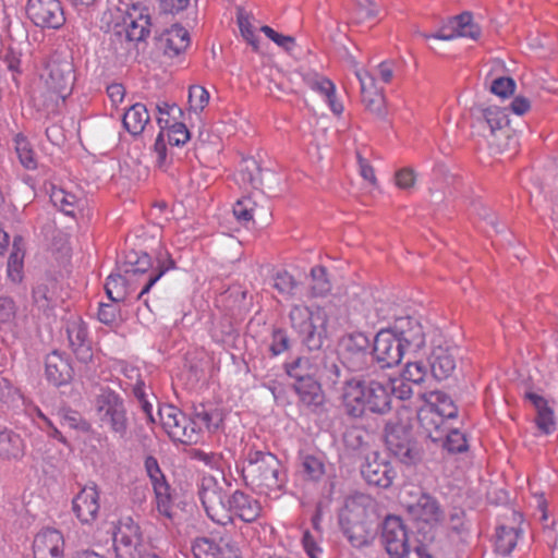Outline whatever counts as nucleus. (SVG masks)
<instances>
[{
    "label": "nucleus",
    "mask_w": 558,
    "mask_h": 558,
    "mask_svg": "<svg viewBox=\"0 0 558 558\" xmlns=\"http://www.w3.org/2000/svg\"><path fill=\"white\" fill-rule=\"evenodd\" d=\"M75 82L71 58L53 54L48 60L39 80L34 83L31 99L34 107L47 113L54 112L60 102L72 93Z\"/></svg>",
    "instance_id": "nucleus-1"
},
{
    "label": "nucleus",
    "mask_w": 558,
    "mask_h": 558,
    "mask_svg": "<svg viewBox=\"0 0 558 558\" xmlns=\"http://www.w3.org/2000/svg\"><path fill=\"white\" fill-rule=\"evenodd\" d=\"M242 473L245 483L260 494L279 497L283 492L286 475L281 462L270 452L251 450Z\"/></svg>",
    "instance_id": "nucleus-2"
},
{
    "label": "nucleus",
    "mask_w": 558,
    "mask_h": 558,
    "mask_svg": "<svg viewBox=\"0 0 558 558\" xmlns=\"http://www.w3.org/2000/svg\"><path fill=\"white\" fill-rule=\"evenodd\" d=\"M344 413L352 418H361L366 411L384 415L391 410V397L387 380L361 379L359 384L349 387Z\"/></svg>",
    "instance_id": "nucleus-3"
},
{
    "label": "nucleus",
    "mask_w": 558,
    "mask_h": 558,
    "mask_svg": "<svg viewBox=\"0 0 558 558\" xmlns=\"http://www.w3.org/2000/svg\"><path fill=\"white\" fill-rule=\"evenodd\" d=\"M366 502L368 498L364 495L348 497L339 512L341 532L355 548L368 546L374 538L373 522Z\"/></svg>",
    "instance_id": "nucleus-4"
},
{
    "label": "nucleus",
    "mask_w": 558,
    "mask_h": 558,
    "mask_svg": "<svg viewBox=\"0 0 558 558\" xmlns=\"http://www.w3.org/2000/svg\"><path fill=\"white\" fill-rule=\"evenodd\" d=\"M384 434L387 449L402 463L411 465L422 460L423 450L413 436L411 424L390 420Z\"/></svg>",
    "instance_id": "nucleus-5"
},
{
    "label": "nucleus",
    "mask_w": 558,
    "mask_h": 558,
    "mask_svg": "<svg viewBox=\"0 0 558 558\" xmlns=\"http://www.w3.org/2000/svg\"><path fill=\"white\" fill-rule=\"evenodd\" d=\"M96 411L102 427L125 438L130 421L123 398L111 389H104L96 398Z\"/></svg>",
    "instance_id": "nucleus-6"
},
{
    "label": "nucleus",
    "mask_w": 558,
    "mask_h": 558,
    "mask_svg": "<svg viewBox=\"0 0 558 558\" xmlns=\"http://www.w3.org/2000/svg\"><path fill=\"white\" fill-rule=\"evenodd\" d=\"M341 364L353 373L369 375L374 367V354L371 341L364 332L355 331L341 339Z\"/></svg>",
    "instance_id": "nucleus-7"
},
{
    "label": "nucleus",
    "mask_w": 558,
    "mask_h": 558,
    "mask_svg": "<svg viewBox=\"0 0 558 558\" xmlns=\"http://www.w3.org/2000/svg\"><path fill=\"white\" fill-rule=\"evenodd\" d=\"M116 558H146L149 555L140 525L130 517L118 522L113 532Z\"/></svg>",
    "instance_id": "nucleus-8"
},
{
    "label": "nucleus",
    "mask_w": 558,
    "mask_h": 558,
    "mask_svg": "<svg viewBox=\"0 0 558 558\" xmlns=\"http://www.w3.org/2000/svg\"><path fill=\"white\" fill-rule=\"evenodd\" d=\"M289 318L292 328L303 337L302 342L310 351H317L322 348L324 335L323 331L317 330L315 324L316 320L324 322L319 312L314 313L308 306L299 304L291 308Z\"/></svg>",
    "instance_id": "nucleus-9"
},
{
    "label": "nucleus",
    "mask_w": 558,
    "mask_h": 558,
    "mask_svg": "<svg viewBox=\"0 0 558 558\" xmlns=\"http://www.w3.org/2000/svg\"><path fill=\"white\" fill-rule=\"evenodd\" d=\"M198 496L207 515L219 524L230 522L228 496L213 476L203 477Z\"/></svg>",
    "instance_id": "nucleus-10"
},
{
    "label": "nucleus",
    "mask_w": 558,
    "mask_h": 558,
    "mask_svg": "<svg viewBox=\"0 0 558 558\" xmlns=\"http://www.w3.org/2000/svg\"><path fill=\"white\" fill-rule=\"evenodd\" d=\"M405 350L404 342L392 328L381 329L373 342L374 364L378 363L381 368L397 366L401 363Z\"/></svg>",
    "instance_id": "nucleus-11"
},
{
    "label": "nucleus",
    "mask_w": 558,
    "mask_h": 558,
    "mask_svg": "<svg viewBox=\"0 0 558 558\" xmlns=\"http://www.w3.org/2000/svg\"><path fill=\"white\" fill-rule=\"evenodd\" d=\"M381 541L390 558H405L410 553L408 530L400 517H386L381 526Z\"/></svg>",
    "instance_id": "nucleus-12"
},
{
    "label": "nucleus",
    "mask_w": 558,
    "mask_h": 558,
    "mask_svg": "<svg viewBox=\"0 0 558 558\" xmlns=\"http://www.w3.org/2000/svg\"><path fill=\"white\" fill-rule=\"evenodd\" d=\"M28 19L38 27L58 29L65 23L64 11L59 0H28Z\"/></svg>",
    "instance_id": "nucleus-13"
},
{
    "label": "nucleus",
    "mask_w": 558,
    "mask_h": 558,
    "mask_svg": "<svg viewBox=\"0 0 558 558\" xmlns=\"http://www.w3.org/2000/svg\"><path fill=\"white\" fill-rule=\"evenodd\" d=\"M361 474L368 485L388 488L396 477V471L390 461L377 451L366 457L361 468Z\"/></svg>",
    "instance_id": "nucleus-14"
},
{
    "label": "nucleus",
    "mask_w": 558,
    "mask_h": 558,
    "mask_svg": "<svg viewBox=\"0 0 558 558\" xmlns=\"http://www.w3.org/2000/svg\"><path fill=\"white\" fill-rule=\"evenodd\" d=\"M72 510L82 524H92L97 520L100 505L96 484L84 486L74 496Z\"/></svg>",
    "instance_id": "nucleus-15"
},
{
    "label": "nucleus",
    "mask_w": 558,
    "mask_h": 558,
    "mask_svg": "<svg viewBox=\"0 0 558 558\" xmlns=\"http://www.w3.org/2000/svg\"><path fill=\"white\" fill-rule=\"evenodd\" d=\"M144 468L147 476L151 482L159 512L169 515V507L171 501L170 485L168 484L157 459L151 454L146 456Z\"/></svg>",
    "instance_id": "nucleus-16"
},
{
    "label": "nucleus",
    "mask_w": 558,
    "mask_h": 558,
    "mask_svg": "<svg viewBox=\"0 0 558 558\" xmlns=\"http://www.w3.org/2000/svg\"><path fill=\"white\" fill-rule=\"evenodd\" d=\"M427 360L430 373L435 379H448L453 375L457 368V349L447 344L434 345Z\"/></svg>",
    "instance_id": "nucleus-17"
},
{
    "label": "nucleus",
    "mask_w": 558,
    "mask_h": 558,
    "mask_svg": "<svg viewBox=\"0 0 558 558\" xmlns=\"http://www.w3.org/2000/svg\"><path fill=\"white\" fill-rule=\"evenodd\" d=\"M45 376L54 387L70 384L74 369L69 356L58 350L50 352L45 359Z\"/></svg>",
    "instance_id": "nucleus-18"
},
{
    "label": "nucleus",
    "mask_w": 558,
    "mask_h": 558,
    "mask_svg": "<svg viewBox=\"0 0 558 558\" xmlns=\"http://www.w3.org/2000/svg\"><path fill=\"white\" fill-rule=\"evenodd\" d=\"M158 414L161 420V424L168 436L173 441H179L184 445L195 444V434L192 430L186 432L185 429H178L177 424L187 423L189 417L177 407L166 404L159 409Z\"/></svg>",
    "instance_id": "nucleus-19"
},
{
    "label": "nucleus",
    "mask_w": 558,
    "mask_h": 558,
    "mask_svg": "<svg viewBox=\"0 0 558 558\" xmlns=\"http://www.w3.org/2000/svg\"><path fill=\"white\" fill-rule=\"evenodd\" d=\"M400 340L404 342L407 350L418 351L426 343V331L422 324L414 317H397L393 327Z\"/></svg>",
    "instance_id": "nucleus-20"
},
{
    "label": "nucleus",
    "mask_w": 558,
    "mask_h": 558,
    "mask_svg": "<svg viewBox=\"0 0 558 558\" xmlns=\"http://www.w3.org/2000/svg\"><path fill=\"white\" fill-rule=\"evenodd\" d=\"M78 134L84 148L93 154H105L114 142V132L105 124L85 125Z\"/></svg>",
    "instance_id": "nucleus-21"
},
{
    "label": "nucleus",
    "mask_w": 558,
    "mask_h": 558,
    "mask_svg": "<svg viewBox=\"0 0 558 558\" xmlns=\"http://www.w3.org/2000/svg\"><path fill=\"white\" fill-rule=\"evenodd\" d=\"M64 538L56 529H44L33 542L34 558H63Z\"/></svg>",
    "instance_id": "nucleus-22"
},
{
    "label": "nucleus",
    "mask_w": 558,
    "mask_h": 558,
    "mask_svg": "<svg viewBox=\"0 0 558 558\" xmlns=\"http://www.w3.org/2000/svg\"><path fill=\"white\" fill-rule=\"evenodd\" d=\"M322 365L324 366V376L327 383L335 391L340 393V399L344 407L349 387L359 384L361 379L347 375L335 357L323 355Z\"/></svg>",
    "instance_id": "nucleus-23"
},
{
    "label": "nucleus",
    "mask_w": 558,
    "mask_h": 558,
    "mask_svg": "<svg viewBox=\"0 0 558 558\" xmlns=\"http://www.w3.org/2000/svg\"><path fill=\"white\" fill-rule=\"evenodd\" d=\"M66 333L69 345L77 361L84 364L89 363L93 360V349L85 323L81 319L69 323Z\"/></svg>",
    "instance_id": "nucleus-24"
},
{
    "label": "nucleus",
    "mask_w": 558,
    "mask_h": 558,
    "mask_svg": "<svg viewBox=\"0 0 558 558\" xmlns=\"http://www.w3.org/2000/svg\"><path fill=\"white\" fill-rule=\"evenodd\" d=\"M228 510L230 522H232L233 515H236L242 521L251 523L258 519L262 507L256 499L241 490H235L228 497Z\"/></svg>",
    "instance_id": "nucleus-25"
},
{
    "label": "nucleus",
    "mask_w": 558,
    "mask_h": 558,
    "mask_svg": "<svg viewBox=\"0 0 558 558\" xmlns=\"http://www.w3.org/2000/svg\"><path fill=\"white\" fill-rule=\"evenodd\" d=\"M480 35L481 29L476 24L473 23L472 13L469 11H464L461 14L451 19L449 33L440 31L434 35L424 34L423 36L425 38L434 37L441 40H451L458 36L477 39Z\"/></svg>",
    "instance_id": "nucleus-26"
},
{
    "label": "nucleus",
    "mask_w": 558,
    "mask_h": 558,
    "mask_svg": "<svg viewBox=\"0 0 558 558\" xmlns=\"http://www.w3.org/2000/svg\"><path fill=\"white\" fill-rule=\"evenodd\" d=\"M408 511L414 520L430 525L444 520V511L439 502L428 494H422L415 504L408 507Z\"/></svg>",
    "instance_id": "nucleus-27"
},
{
    "label": "nucleus",
    "mask_w": 558,
    "mask_h": 558,
    "mask_svg": "<svg viewBox=\"0 0 558 558\" xmlns=\"http://www.w3.org/2000/svg\"><path fill=\"white\" fill-rule=\"evenodd\" d=\"M323 362V355H301L284 363V371L294 381L315 379Z\"/></svg>",
    "instance_id": "nucleus-28"
},
{
    "label": "nucleus",
    "mask_w": 558,
    "mask_h": 558,
    "mask_svg": "<svg viewBox=\"0 0 558 558\" xmlns=\"http://www.w3.org/2000/svg\"><path fill=\"white\" fill-rule=\"evenodd\" d=\"M356 76L361 84L362 101L366 109L384 119L387 114L385 96L375 88L374 77L368 74L363 77L359 72Z\"/></svg>",
    "instance_id": "nucleus-29"
},
{
    "label": "nucleus",
    "mask_w": 558,
    "mask_h": 558,
    "mask_svg": "<svg viewBox=\"0 0 558 558\" xmlns=\"http://www.w3.org/2000/svg\"><path fill=\"white\" fill-rule=\"evenodd\" d=\"M417 421L421 433L424 437L433 442L444 439L446 427L445 418L439 415L433 408L424 407L417 412Z\"/></svg>",
    "instance_id": "nucleus-30"
},
{
    "label": "nucleus",
    "mask_w": 558,
    "mask_h": 558,
    "mask_svg": "<svg viewBox=\"0 0 558 558\" xmlns=\"http://www.w3.org/2000/svg\"><path fill=\"white\" fill-rule=\"evenodd\" d=\"M293 389L300 402L313 412L318 411L325 403V393L318 380L310 379L294 381Z\"/></svg>",
    "instance_id": "nucleus-31"
},
{
    "label": "nucleus",
    "mask_w": 558,
    "mask_h": 558,
    "mask_svg": "<svg viewBox=\"0 0 558 558\" xmlns=\"http://www.w3.org/2000/svg\"><path fill=\"white\" fill-rule=\"evenodd\" d=\"M303 81L310 88L326 97L330 110L336 116H340L343 112V105L336 99V86L329 78L317 73H305L303 74Z\"/></svg>",
    "instance_id": "nucleus-32"
},
{
    "label": "nucleus",
    "mask_w": 558,
    "mask_h": 558,
    "mask_svg": "<svg viewBox=\"0 0 558 558\" xmlns=\"http://www.w3.org/2000/svg\"><path fill=\"white\" fill-rule=\"evenodd\" d=\"M159 41L165 54L172 58L185 51L190 46V34L184 27L173 25L170 29L162 33Z\"/></svg>",
    "instance_id": "nucleus-33"
},
{
    "label": "nucleus",
    "mask_w": 558,
    "mask_h": 558,
    "mask_svg": "<svg viewBox=\"0 0 558 558\" xmlns=\"http://www.w3.org/2000/svg\"><path fill=\"white\" fill-rule=\"evenodd\" d=\"M536 409L535 423L537 428L544 434H550L555 429V413L548 407L547 401L539 395L527 392L525 395Z\"/></svg>",
    "instance_id": "nucleus-34"
},
{
    "label": "nucleus",
    "mask_w": 558,
    "mask_h": 558,
    "mask_svg": "<svg viewBox=\"0 0 558 558\" xmlns=\"http://www.w3.org/2000/svg\"><path fill=\"white\" fill-rule=\"evenodd\" d=\"M465 511L461 508H453L446 521L447 536L452 543L465 544L470 535V529L465 521Z\"/></svg>",
    "instance_id": "nucleus-35"
},
{
    "label": "nucleus",
    "mask_w": 558,
    "mask_h": 558,
    "mask_svg": "<svg viewBox=\"0 0 558 558\" xmlns=\"http://www.w3.org/2000/svg\"><path fill=\"white\" fill-rule=\"evenodd\" d=\"M149 122L148 111L143 104L132 105L123 116V126L133 136L143 133L145 125Z\"/></svg>",
    "instance_id": "nucleus-36"
},
{
    "label": "nucleus",
    "mask_w": 558,
    "mask_h": 558,
    "mask_svg": "<svg viewBox=\"0 0 558 558\" xmlns=\"http://www.w3.org/2000/svg\"><path fill=\"white\" fill-rule=\"evenodd\" d=\"M473 114L477 118V120H483L489 126L492 134H495L496 131L501 130L502 128L509 124L508 114L506 109L490 106V107H482L475 106L473 109Z\"/></svg>",
    "instance_id": "nucleus-37"
},
{
    "label": "nucleus",
    "mask_w": 558,
    "mask_h": 558,
    "mask_svg": "<svg viewBox=\"0 0 558 558\" xmlns=\"http://www.w3.org/2000/svg\"><path fill=\"white\" fill-rule=\"evenodd\" d=\"M193 421H197V430L204 426L208 430H216L223 421L222 412L216 407L199 403L194 405Z\"/></svg>",
    "instance_id": "nucleus-38"
},
{
    "label": "nucleus",
    "mask_w": 558,
    "mask_h": 558,
    "mask_svg": "<svg viewBox=\"0 0 558 558\" xmlns=\"http://www.w3.org/2000/svg\"><path fill=\"white\" fill-rule=\"evenodd\" d=\"M24 456V444L20 435L11 430L0 432V458L19 460Z\"/></svg>",
    "instance_id": "nucleus-39"
},
{
    "label": "nucleus",
    "mask_w": 558,
    "mask_h": 558,
    "mask_svg": "<svg viewBox=\"0 0 558 558\" xmlns=\"http://www.w3.org/2000/svg\"><path fill=\"white\" fill-rule=\"evenodd\" d=\"M57 286V281L52 278H47L45 281L37 283V286L33 289V300L38 308L46 311L56 305Z\"/></svg>",
    "instance_id": "nucleus-40"
},
{
    "label": "nucleus",
    "mask_w": 558,
    "mask_h": 558,
    "mask_svg": "<svg viewBox=\"0 0 558 558\" xmlns=\"http://www.w3.org/2000/svg\"><path fill=\"white\" fill-rule=\"evenodd\" d=\"M353 318L357 325L364 327H375L378 323L386 319L384 305L361 303L360 307L354 308Z\"/></svg>",
    "instance_id": "nucleus-41"
},
{
    "label": "nucleus",
    "mask_w": 558,
    "mask_h": 558,
    "mask_svg": "<svg viewBox=\"0 0 558 558\" xmlns=\"http://www.w3.org/2000/svg\"><path fill=\"white\" fill-rule=\"evenodd\" d=\"M24 241L21 235L13 239L12 252L8 259V276L13 282H20L23 274Z\"/></svg>",
    "instance_id": "nucleus-42"
},
{
    "label": "nucleus",
    "mask_w": 558,
    "mask_h": 558,
    "mask_svg": "<svg viewBox=\"0 0 558 558\" xmlns=\"http://www.w3.org/2000/svg\"><path fill=\"white\" fill-rule=\"evenodd\" d=\"M520 530L517 527H509L500 525L496 529L495 547L496 551L507 556L517 545Z\"/></svg>",
    "instance_id": "nucleus-43"
},
{
    "label": "nucleus",
    "mask_w": 558,
    "mask_h": 558,
    "mask_svg": "<svg viewBox=\"0 0 558 558\" xmlns=\"http://www.w3.org/2000/svg\"><path fill=\"white\" fill-rule=\"evenodd\" d=\"M50 201L54 207L68 216L74 217L78 207L77 197L64 191L63 189H53L50 194Z\"/></svg>",
    "instance_id": "nucleus-44"
},
{
    "label": "nucleus",
    "mask_w": 558,
    "mask_h": 558,
    "mask_svg": "<svg viewBox=\"0 0 558 558\" xmlns=\"http://www.w3.org/2000/svg\"><path fill=\"white\" fill-rule=\"evenodd\" d=\"M301 472L304 478L318 482L325 475L326 469L322 459L313 454H304L301 457Z\"/></svg>",
    "instance_id": "nucleus-45"
},
{
    "label": "nucleus",
    "mask_w": 558,
    "mask_h": 558,
    "mask_svg": "<svg viewBox=\"0 0 558 558\" xmlns=\"http://www.w3.org/2000/svg\"><path fill=\"white\" fill-rule=\"evenodd\" d=\"M130 279L129 276L124 275H110L107 278L105 290L108 298L112 302H122L128 296L126 282Z\"/></svg>",
    "instance_id": "nucleus-46"
},
{
    "label": "nucleus",
    "mask_w": 558,
    "mask_h": 558,
    "mask_svg": "<svg viewBox=\"0 0 558 558\" xmlns=\"http://www.w3.org/2000/svg\"><path fill=\"white\" fill-rule=\"evenodd\" d=\"M371 438V434L361 427L347 428L342 436L344 446L353 451L366 448Z\"/></svg>",
    "instance_id": "nucleus-47"
},
{
    "label": "nucleus",
    "mask_w": 558,
    "mask_h": 558,
    "mask_svg": "<svg viewBox=\"0 0 558 558\" xmlns=\"http://www.w3.org/2000/svg\"><path fill=\"white\" fill-rule=\"evenodd\" d=\"M57 417L62 426L82 432H88L90 429L89 423L83 418L82 414L68 407L60 408L57 412Z\"/></svg>",
    "instance_id": "nucleus-48"
},
{
    "label": "nucleus",
    "mask_w": 558,
    "mask_h": 558,
    "mask_svg": "<svg viewBox=\"0 0 558 558\" xmlns=\"http://www.w3.org/2000/svg\"><path fill=\"white\" fill-rule=\"evenodd\" d=\"M149 15L140 14L138 17L131 20L126 24L125 33L130 41H142L149 35L150 29Z\"/></svg>",
    "instance_id": "nucleus-49"
},
{
    "label": "nucleus",
    "mask_w": 558,
    "mask_h": 558,
    "mask_svg": "<svg viewBox=\"0 0 558 558\" xmlns=\"http://www.w3.org/2000/svg\"><path fill=\"white\" fill-rule=\"evenodd\" d=\"M311 295L314 298L324 296L331 290V283L327 278V270L323 266H316L311 270Z\"/></svg>",
    "instance_id": "nucleus-50"
},
{
    "label": "nucleus",
    "mask_w": 558,
    "mask_h": 558,
    "mask_svg": "<svg viewBox=\"0 0 558 558\" xmlns=\"http://www.w3.org/2000/svg\"><path fill=\"white\" fill-rule=\"evenodd\" d=\"M260 173L262 167L253 157L243 158L240 170L243 182L256 189L257 185L262 184Z\"/></svg>",
    "instance_id": "nucleus-51"
},
{
    "label": "nucleus",
    "mask_w": 558,
    "mask_h": 558,
    "mask_svg": "<svg viewBox=\"0 0 558 558\" xmlns=\"http://www.w3.org/2000/svg\"><path fill=\"white\" fill-rule=\"evenodd\" d=\"M439 441L449 453H461L469 448L465 435L459 429H446L444 439Z\"/></svg>",
    "instance_id": "nucleus-52"
},
{
    "label": "nucleus",
    "mask_w": 558,
    "mask_h": 558,
    "mask_svg": "<svg viewBox=\"0 0 558 558\" xmlns=\"http://www.w3.org/2000/svg\"><path fill=\"white\" fill-rule=\"evenodd\" d=\"M195 558H219L220 545L207 537L196 538L192 546Z\"/></svg>",
    "instance_id": "nucleus-53"
},
{
    "label": "nucleus",
    "mask_w": 558,
    "mask_h": 558,
    "mask_svg": "<svg viewBox=\"0 0 558 558\" xmlns=\"http://www.w3.org/2000/svg\"><path fill=\"white\" fill-rule=\"evenodd\" d=\"M174 266H175V263L170 257L168 258L167 263L162 262V260H158V266L146 276L145 283L136 299L137 300L143 299V296L149 292L151 287L162 277V275L167 270L174 268Z\"/></svg>",
    "instance_id": "nucleus-54"
},
{
    "label": "nucleus",
    "mask_w": 558,
    "mask_h": 558,
    "mask_svg": "<svg viewBox=\"0 0 558 558\" xmlns=\"http://www.w3.org/2000/svg\"><path fill=\"white\" fill-rule=\"evenodd\" d=\"M535 499H536V511L538 512V520L541 521V523L543 525L544 533H548L549 536H553L551 545L555 546L556 542H557V538L554 535V526L556 524V520H555V518H551V520L549 521V517H548V512H547L548 504H547V500L544 498V495L543 494L535 495Z\"/></svg>",
    "instance_id": "nucleus-55"
},
{
    "label": "nucleus",
    "mask_w": 558,
    "mask_h": 558,
    "mask_svg": "<svg viewBox=\"0 0 558 558\" xmlns=\"http://www.w3.org/2000/svg\"><path fill=\"white\" fill-rule=\"evenodd\" d=\"M15 150L21 163L27 169H35L37 161L29 143L21 135L15 137Z\"/></svg>",
    "instance_id": "nucleus-56"
},
{
    "label": "nucleus",
    "mask_w": 558,
    "mask_h": 558,
    "mask_svg": "<svg viewBox=\"0 0 558 558\" xmlns=\"http://www.w3.org/2000/svg\"><path fill=\"white\" fill-rule=\"evenodd\" d=\"M238 25L242 37L250 44L255 51H258V39L255 35L253 25L251 24L250 16L245 14L243 9H238Z\"/></svg>",
    "instance_id": "nucleus-57"
},
{
    "label": "nucleus",
    "mask_w": 558,
    "mask_h": 558,
    "mask_svg": "<svg viewBox=\"0 0 558 558\" xmlns=\"http://www.w3.org/2000/svg\"><path fill=\"white\" fill-rule=\"evenodd\" d=\"M255 206L256 203L248 196L239 199L233 206L235 219L243 226H246L248 222L253 221Z\"/></svg>",
    "instance_id": "nucleus-58"
},
{
    "label": "nucleus",
    "mask_w": 558,
    "mask_h": 558,
    "mask_svg": "<svg viewBox=\"0 0 558 558\" xmlns=\"http://www.w3.org/2000/svg\"><path fill=\"white\" fill-rule=\"evenodd\" d=\"M433 408L434 411L439 413L441 417L446 418H454L458 415V408L451 400V398L447 395H439L436 399V402L428 405Z\"/></svg>",
    "instance_id": "nucleus-59"
},
{
    "label": "nucleus",
    "mask_w": 558,
    "mask_h": 558,
    "mask_svg": "<svg viewBox=\"0 0 558 558\" xmlns=\"http://www.w3.org/2000/svg\"><path fill=\"white\" fill-rule=\"evenodd\" d=\"M209 101V93L199 85H192L189 89L190 108L194 111H202Z\"/></svg>",
    "instance_id": "nucleus-60"
},
{
    "label": "nucleus",
    "mask_w": 558,
    "mask_h": 558,
    "mask_svg": "<svg viewBox=\"0 0 558 558\" xmlns=\"http://www.w3.org/2000/svg\"><path fill=\"white\" fill-rule=\"evenodd\" d=\"M387 384L391 398L393 396L400 400H409L413 395L410 383L403 378H389Z\"/></svg>",
    "instance_id": "nucleus-61"
},
{
    "label": "nucleus",
    "mask_w": 558,
    "mask_h": 558,
    "mask_svg": "<svg viewBox=\"0 0 558 558\" xmlns=\"http://www.w3.org/2000/svg\"><path fill=\"white\" fill-rule=\"evenodd\" d=\"M16 304L12 298L0 296V326H11L16 317Z\"/></svg>",
    "instance_id": "nucleus-62"
},
{
    "label": "nucleus",
    "mask_w": 558,
    "mask_h": 558,
    "mask_svg": "<svg viewBox=\"0 0 558 558\" xmlns=\"http://www.w3.org/2000/svg\"><path fill=\"white\" fill-rule=\"evenodd\" d=\"M260 32H263L271 41L277 44L279 47L284 49L287 52H290L295 46V38L288 35H282L272 29L268 25H264L260 27Z\"/></svg>",
    "instance_id": "nucleus-63"
},
{
    "label": "nucleus",
    "mask_w": 558,
    "mask_h": 558,
    "mask_svg": "<svg viewBox=\"0 0 558 558\" xmlns=\"http://www.w3.org/2000/svg\"><path fill=\"white\" fill-rule=\"evenodd\" d=\"M515 90V82L509 76H501L493 81L490 92L501 98L513 95Z\"/></svg>",
    "instance_id": "nucleus-64"
}]
</instances>
